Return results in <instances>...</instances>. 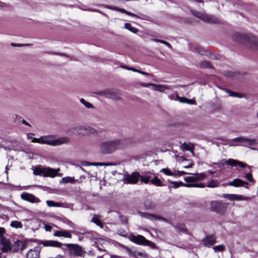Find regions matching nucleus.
Listing matches in <instances>:
<instances>
[{
	"instance_id": "nucleus-1",
	"label": "nucleus",
	"mask_w": 258,
	"mask_h": 258,
	"mask_svg": "<svg viewBox=\"0 0 258 258\" xmlns=\"http://www.w3.org/2000/svg\"><path fill=\"white\" fill-rule=\"evenodd\" d=\"M141 183L148 184L149 183L156 186H162L161 180L154 174L150 171L145 172L140 174L139 172H134L131 174L124 175L123 181L124 183L136 184L139 181Z\"/></svg>"
},
{
	"instance_id": "nucleus-2",
	"label": "nucleus",
	"mask_w": 258,
	"mask_h": 258,
	"mask_svg": "<svg viewBox=\"0 0 258 258\" xmlns=\"http://www.w3.org/2000/svg\"><path fill=\"white\" fill-rule=\"evenodd\" d=\"M126 146L124 140L117 138L102 142L99 145V150L102 154L106 155L123 149Z\"/></svg>"
},
{
	"instance_id": "nucleus-3",
	"label": "nucleus",
	"mask_w": 258,
	"mask_h": 258,
	"mask_svg": "<svg viewBox=\"0 0 258 258\" xmlns=\"http://www.w3.org/2000/svg\"><path fill=\"white\" fill-rule=\"evenodd\" d=\"M232 39L234 42L243 44L252 49H258V39L253 36L236 32L233 34Z\"/></svg>"
},
{
	"instance_id": "nucleus-4",
	"label": "nucleus",
	"mask_w": 258,
	"mask_h": 258,
	"mask_svg": "<svg viewBox=\"0 0 258 258\" xmlns=\"http://www.w3.org/2000/svg\"><path fill=\"white\" fill-rule=\"evenodd\" d=\"M67 133L71 135H77L82 137L95 135L97 131L95 128L87 125H78L69 129Z\"/></svg>"
},
{
	"instance_id": "nucleus-5",
	"label": "nucleus",
	"mask_w": 258,
	"mask_h": 258,
	"mask_svg": "<svg viewBox=\"0 0 258 258\" xmlns=\"http://www.w3.org/2000/svg\"><path fill=\"white\" fill-rule=\"evenodd\" d=\"M70 139L68 137L57 138L54 135H49L42 137L41 144L51 146H58L62 144H68Z\"/></svg>"
},
{
	"instance_id": "nucleus-6",
	"label": "nucleus",
	"mask_w": 258,
	"mask_h": 258,
	"mask_svg": "<svg viewBox=\"0 0 258 258\" xmlns=\"http://www.w3.org/2000/svg\"><path fill=\"white\" fill-rule=\"evenodd\" d=\"M69 250L70 253L76 256H83L86 252L82 247L78 244H64Z\"/></svg>"
},
{
	"instance_id": "nucleus-7",
	"label": "nucleus",
	"mask_w": 258,
	"mask_h": 258,
	"mask_svg": "<svg viewBox=\"0 0 258 258\" xmlns=\"http://www.w3.org/2000/svg\"><path fill=\"white\" fill-rule=\"evenodd\" d=\"M191 176L184 178V180L187 183H196L195 182L204 179L206 175L204 173H190Z\"/></svg>"
},
{
	"instance_id": "nucleus-8",
	"label": "nucleus",
	"mask_w": 258,
	"mask_h": 258,
	"mask_svg": "<svg viewBox=\"0 0 258 258\" xmlns=\"http://www.w3.org/2000/svg\"><path fill=\"white\" fill-rule=\"evenodd\" d=\"M172 186H169V187H173L176 188L180 186H184L186 187H198L204 188L206 186L203 183H184L182 182L170 181Z\"/></svg>"
},
{
	"instance_id": "nucleus-9",
	"label": "nucleus",
	"mask_w": 258,
	"mask_h": 258,
	"mask_svg": "<svg viewBox=\"0 0 258 258\" xmlns=\"http://www.w3.org/2000/svg\"><path fill=\"white\" fill-rule=\"evenodd\" d=\"M5 229L4 228L0 227V238L2 244H3L2 250L4 252H7L11 249V244L10 241L3 236L5 233Z\"/></svg>"
},
{
	"instance_id": "nucleus-10",
	"label": "nucleus",
	"mask_w": 258,
	"mask_h": 258,
	"mask_svg": "<svg viewBox=\"0 0 258 258\" xmlns=\"http://www.w3.org/2000/svg\"><path fill=\"white\" fill-rule=\"evenodd\" d=\"M141 86L144 87L150 88L151 90L159 92H163L166 89H168L169 87L166 85L155 84L153 83H142Z\"/></svg>"
},
{
	"instance_id": "nucleus-11",
	"label": "nucleus",
	"mask_w": 258,
	"mask_h": 258,
	"mask_svg": "<svg viewBox=\"0 0 258 258\" xmlns=\"http://www.w3.org/2000/svg\"><path fill=\"white\" fill-rule=\"evenodd\" d=\"M221 164L222 165H229L231 167L239 166L242 168L246 167L247 165L241 161L237 160L229 159L228 160L223 159L221 161Z\"/></svg>"
},
{
	"instance_id": "nucleus-12",
	"label": "nucleus",
	"mask_w": 258,
	"mask_h": 258,
	"mask_svg": "<svg viewBox=\"0 0 258 258\" xmlns=\"http://www.w3.org/2000/svg\"><path fill=\"white\" fill-rule=\"evenodd\" d=\"M105 97L113 100H118L121 99L120 94L112 89H107L103 91L102 93Z\"/></svg>"
},
{
	"instance_id": "nucleus-13",
	"label": "nucleus",
	"mask_w": 258,
	"mask_h": 258,
	"mask_svg": "<svg viewBox=\"0 0 258 258\" xmlns=\"http://www.w3.org/2000/svg\"><path fill=\"white\" fill-rule=\"evenodd\" d=\"M211 209L213 211L223 214L226 210V205L221 202L213 201L211 203Z\"/></svg>"
},
{
	"instance_id": "nucleus-14",
	"label": "nucleus",
	"mask_w": 258,
	"mask_h": 258,
	"mask_svg": "<svg viewBox=\"0 0 258 258\" xmlns=\"http://www.w3.org/2000/svg\"><path fill=\"white\" fill-rule=\"evenodd\" d=\"M21 198L26 201L32 203H39L40 200L35 197L34 195L24 192L21 195Z\"/></svg>"
},
{
	"instance_id": "nucleus-15",
	"label": "nucleus",
	"mask_w": 258,
	"mask_h": 258,
	"mask_svg": "<svg viewBox=\"0 0 258 258\" xmlns=\"http://www.w3.org/2000/svg\"><path fill=\"white\" fill-rule=\"evenodd\" d=\"M227 185L235 187L243 186L246 188H248V183L239 178L234 179L232 181L228 183Z\"/></svg>"
},
{
	"instance_id": "nucleus-16",
	"label": "nucleus",
	"mask_w": 258,
	"mask_h": 258,
	"mask_svg": "<svg viewBox=\"0 0 258 258\" xmlns=\"http://www.w3.org/2000/svg\"><path fill=\"white\" fill-rule=\"evenodd\" d=\"M129 239L132 242L141 245H144L146 240V239L143 236L141 235H138L137 236L131 235L129 236Z\"/></svg>"
},
{
	"instance_id": "nucleus-17",
	"label": "nucleus",
	"mask_w": 258,
	"mask_h": 258,
	"mask_svg": "<svg viewBox=\"0 0 258 258\" xmlns=\"http://www.w3.org/2000/svg\"><path fill=\"white\" fill-rule=\"evenodd\" d=\"M59 171V168L54 169L50 167L44 168V177H50L53 178L57 176V173Z\"/></svg>"
},
{
	"instance_id": "nucleus-18",
	"label": "nucleus",
	"mask_w": 258,
	"mask_h": 258,
	"mask_svg": "<svg viewBox=\"0 0 258 258\" xmlns=\"http://www.w3.org/2000/svg\"><path fill=\"white\" fill-rule=\"evenodd\" d=\"M204 245L207 247H211L216 242V237L214 235L207 236L203 239Z\"/></svg>"
},
{
	"instance_id": "nucleus-19",
	"label": "nucleus",
	"mask_w": 258,
	"mask_h": 258,
	"mask_svg": "<svg viewBox=\"0 0 258 258\" xmlns=\"http://www.w3.org/2000/svg\"><path fill=\"white\" fill-rule=\"evenodd\" d=\"M41 243L44 246H53L56 247H59L62 245L61 243L53 240L42 241Z\"/></svg>"
},
{
	"instance_id": "nucleus-20",
	"label": "nucleus",
	"mask_w": 258,
	"mask_h": 258,
	"mask_svg": "<svg viewBox=\"0 0 258 258\" xmlns=\"http://www.w3.org/2000/svg\"><path fill=\"white\" fill-rule=\"evenodd\" d=\"M27 258H39V250L38 248L36 247L30 249L26 254Z\"/></svg>"
},
{
	"instance_id": "nucleus-21",
	"label": "nucleus",
	"mask_w": 258,
	"mask_h": 258,
	"mask_svg": "<svg viewBox=\"0 0 258 258\" xmlns=\"http://www.w3.org/2000/svg\"><path fill=\"white\" fill-rule=\"evenodd\" d=\"M54 235L57 237H63L69 238H72L71 233L69 231L64 230L56 231Z\"/></svg>"
},
{
	"instance_id": "nucleus-22",
	"label": "nucleus",
	"mask_w": 258,
	"mask_h": 258,
	"mask_svg": "<svg viewBox=\"0 0 258 258\" xmlns=\"http://www.w3.org/2000/svg\"><path fill=\"white\" fill-rule=\"evenodd\" d=\"M200 16V19L206 23H217L218 22L217 19H213L211 16L206 14H203L202 15Z\"/></svg>"
},
{
	"instance_id": "nucleus-23",
	"label": "nucleus",
	"mask_w": 258,
	"mask_h": 258,
	"mask_svg": "<svg viewBox=\"0 0 258 258\" xmlns=\"http://www.w3.org/2000/svg\"><path fill=\"white\" fill-rule=\"evenodd\" d=\"M81 165L83 166H109L111 164L108 163H103V162H89L87 161H83L81 163Z\"/></svg>"
},
{
	"instance_id": "nucleus-24",
	"label": "nucleus",
	"mask_w": 258,
	"mask_h": 258,
	"mask_svg": "<svg viewBox=\"0 0 258 258\" xmlns=\"http://www.w3.org/2000/svg\"><path fill=\"white\" fill-rule=\"evenodd\" d=\"M121 67L123 68H125L126 69H127L128 70H132V71H133L134 72H138V73H139L140 74L148 76L149 77V79H151L153 81H155V76H153L152 75L149 74L147 73L143 72L142 71L136 69L134 68H129L128 67L123 66H122Z\"/></svg>"
},
{
	"instance_id": "nucleus-25",
	"label": "nucleus",
	"mask_w": 258,
	"mask_h": 258,
	"mask_svg": "<svg viewBox=\"0 0 258 258\" xmlns=\"http://www.w3.org/2000/svg\"><path fill=\"white\" fill-rule=\"evenodd\" d=\"M111 9L120 12L123 14H126L128 16H132L134 18H140V17H138L136 14L131 13L129 11H127L124 9L114 7L113 8H111Z\"/></svg>"
},
{
	"instance_id": "nucleus-26",
	"label": "nucleus",
	"mask_w": 258,
	"mask_h": 258,
	"mask_svg": "<svg viewBox=\"0 0 258 258\" xmlns=\"http://www.w3.org/2000/svg\"><path fill=\"white\" fill-rule=\"evenodd\" d=\"M144 205L147 209H153L156 207L157 204L155 201L147 199L145 201Z\"/></svg>"
},
{
	"instance_id": "nucleus-27",
	"label": "nucleus",
	"mask_w": 258,
	"mask_h": 258,
	"mask_svg": "<svg viewBox=\"0 0 258 258\" xmlns=\"http://www.w3.org/2000/svg\"><path fill=\"white\" fill-rule=\"evenodd\" d=\"M225 91L229 94L230 96L233 97H237L239 98H244L245 97V94L237 92H234L230 90L226 89Z\"/></svg>"
},
{
	"instance_id": "nucleus-28",
	"label": "nucleus",
	"mask_w": 258,
	"mask_h": 258,
	"mask_svg": "<svg viewBox=\"0 0 258 258\" xmlns=\"http://www.w3.org/2000/svg\"><path fill=\"white\" fill-rule=\"evenodd\" d=\"M161 172H163L165 174L169 176H172L174 177L177 176V173L176 172V170H174L173 171H171L168 168H162L160 170Z\"/></svg>"
},
{
	"instance_id": "nucleus-29",
	"label": "nucleus",
	"mask_w": 258,
	"mask_h": 258,
	"mask_svg": "<svg viewBox=\"0 0 258 258\" xmlns=\"http://www.w3.org/2000/svg\"><path fill=\"white\" fill-rule=\"evenodd\" d=\"M47 205L49 207H63V204L61 203H56L53 201H47Z\"/></svg>"
},
{
	"instance_id": "nucleus-30",
	"label": "nucleus",
	"mask_w": 258,
	"mask_h": 258,
	"mask_svg": "<svg viewBox=\"0 0 258 258\" xmlns=\"http://www.w3.org/2000/svg\"><path fill=\"white\" fill-rule=\"evenodd\" d=\"M182 147L183 149H184L185 150L190 151L192 152H193V151H194V146L191 143H184L182 145Z\"/></svg>"
},
{
	"instance_id": "nucleus-31",
	"label": "nucleus",
	"mask_w": 258,
	"mask_h": 258,
	"mask_svg": "<svg viewBox=\"0 0 258 258\" xmlns=\"http://www.w3.org/2000/svg\"><path fill=\"white\" fill-rule=\"evenodd\" d=\"M219 185V182L216 179H212L210 181L208 184L206 185L207 187L210 188H214L218 187Z\"/></svg>"
},
{
	"instance_id": "nucleus-32",
	"label": "nucleus",
	"mask_w": 258,
	"mask_h": 258,
	"mask_svg": "<svg viewBox=\"0 0 258 258\" xmlns=\"http://www.w3.org/2000/svg\"><path fill=\"white\" fill-rule=\"evenodd\" d=\"M200 68L202 69L213 68L210 62L207 60L202 61L200 64Z\"/></svg>"
},
{
	"instance_id": "nucleus-33",
	"label": "nucleus",
	"mask_w": 258,
	"mask_h": 258,
	"mask_svg": "<svg viewBox=\"0 0 258 258\" xmlns=\"http://www.w3.org/2000/svg\"><path fill=\"white\" fill-rule=\"evenodd\" d=\"M250 198L247 197H243L240 195L234 194L233 200L235 201H249Z\"/></svg>"
},
{
	"instance_id": "nucleus-34",
	"label": "nucleus",
	"mask_w": 258,
	"mask_h": 258,
	"mask_svg": "<svg viewBox=\"0 0 258 258\" xmlns=\"http://www.w3.org/2000/svg\"><path fill=\"white\" fill-rule=\"evenodd\" d=\"M227 74L226 75L230 77V78H231L232 79H240L241 78V75L237 73V72H226Z\"/></svg>"
},
{
	"instance_id": "nucleus-35",
	"label": "nucleus",
	"mask_w": 258,
	"mask_h": 258,
	"mask_svg": "<svg viewBox=\"0 0 258 258\" xmlns=\"http://www.w3.org/2000/svg\"><path fill=\"white\" fill-rule=\"evenodd\" d=\"M124 27L126 29L130 30V31H131L132 32H133L134 33H136L138 31V29L137 28L133 27L132 26L131 24L129 23H125L124 24Z\"/></svg>"
},
{
	"instance_id": "nucleus-36",
	"label": "nucleus",
	"mask_w": 258,
	"mask_h": 258,
	"mask_svg": "<svg viewBox=\"0 0 258 258\" xmlns=\"http://www.w3.org/2000/svg\"><path fill=\"white\" fill-rule=\"evenodd\" d=\"M61 182L64 183H74L75 182L74 177L70 176L64 177L61 178Z\"/></svg>"
},
{
	"instance_id": "nucleus-37",
	"label": "nucleus",
	"mask_w": 258,
	"mask_h": 258,
	"mask_svg": "<svg viewBox=\"0 0 258 258\" xmlns=\"http://www.w3.org/2000/svg\"><path fill=\"white\" fill-rule=\"evenodd\" d=\"M80 101L87 108H94V107L93 105V104L86 101L84 98L80 99Z\"/></svg>"
},
{
	"instance_id": "nucleus-38",
	"label": "nucleus",
	"mask_w": 258,
	"mask_h": 258,
	"mask_svg": "<svg viewBox=\"0 0 258 258\" xmlns=\"http://www.w3.org/2000/svg\"><path fill=\"white\" fill-rule=\"evenodd\" d=\"M44 168H35L33 171V173L35 175H42L44 176Z\"/></svg>"
},
{
	"instance_id": "nucleus-39",
	"label": "nucleus",
	"mask_w": 258,
	"mask_h": 258,
	"mask_svg": "<svg viewBox=\"0 0 258 258\" xmlns=\"http://www.w3.org/2000/svg\"><path fill=\"white\" fill-rule=\"evenodd\" d=\"M91 221L94 223H95L97 225L103 227L101 221L99 219V218L97 216L95 215L91 219Z\"/></svg>"
},
{
	"instance_id": "nucleus-40",
	"label": "nucleus",
	"mask_w": 258,
	"mask_h": 258,
	"mask_svg": "<svg viewBox=\"0 0 258 258\" xmlns=\"http://www.w3.org/2000/svg\"><path fill=\"white\" fill-rule=\"evenodd\" d=\"M245 142L248 143L250 146H254L257 144V140L255 139L245 138Z\"/></svg>"
},
{
	"instance_id": "nucleus-41",
	"label": "nucleus",
	"mask_w": 258,
	"mask_h": 258,
	"mask_svg": "<svg viewBox=\"0 0 258 258\" xmlns=\"http://www.w3.org/2000/svg\"><path fill=\"white\" fill-rule=\"evenodd\" d=\"M154 41H155L156 42H159V43L164 44L165 45H166L170 49L172 48V45L169 42H168L166 41L161 40V39H154Z\"/></svg>"
},
{
	"instance_id": "nucleus-42",
	"label": "nucleus",
	"mask_w": 258,
	"mask_h": 258,
	"mask_svg": "<svg viewBox=\"0 0 258 258\" xmlns=\"http://www.w3.org/2000/svg\"><path fill=\"white\" fill-rule=\"evenodd\" d=\"M215 252L223 251L225 250V247L224 245H219L213 247Z\"/></svg>"
},
{
	"instance_id": "nucleus-43",
	"label": "nucleus",
	"mask_w": 258,
	"mask_h": 258,
	"mask_svg": "<svg viewBox=\"0 0 258 258\" xmlns=\"http://www.w3.org/2000/svg\"><path fill=\"white\" fill-rule=\"evenodd\" d=\"M11 226L16 228H22V225L21 223L18 221H12L11 223Z\"/></svg>"
},
{
	"instance_id": "nucleus-44",
	"label": "nucleus",
	"mask_w": 258,
	"mask_h": 258,
	"mask_svg": "<svg viewBox=\"0 0 258 258\" xmlns=\"http://www.w3.org/2000/svg\"><path fill=\"white\" fill-rule=\"evenodd\" d=\"M144 245L149 246L152 248H155L156 247V245L154 243H153L147 239H146Z\"/></svg>"
},
{
	"instance_id": "nucleus-45",
	"label": "nucleus",
	"mask_w": 258,
	"mask_h": 258,
	"mask_svg": "<svg viewBox=\"0 0 258 258\" xmlns=\"http://www.w3.org/2000/svg\"><path fill=\"white\" fill-rule=\"evenodd\" d=\"M228 141H232L233 142H245V138L237 137L232 139V140H229Z\"/></svg>"
},
{
	"instance_id": "nucleus-46",
	"label": "nucleus",
	"mask_w": 258,
	"mask_h": 258,
	"mask_svg": "<svg viewBox=\"0 0 258 258\" xmlns=\"http://www.w3.org/2000/svg\"><path fill=\"white\" fill-rule=\"evenodd\" d=\"M245 178L250 182H254V180L252 178V174L250 173H246L245 175Z\"/></svg>"
},
{
	"instance_id": "nucleus-47",
	"label": "nucleus",
	"mask_w": 258,
	"mask_h": 258,
	"mask_svg": "<svg viewBox=\"0 0 258 258\" xmlns=\"http://www.w3.org/2000/svg\"><path fill=\"white\" fill-rule=\"evenodd\" d=\"M196 49L197 51L201 54H202V55H204V54L207 55L208 54V51L203 50L202 48H201L200 47H197L196 48Z\"/></svg>"
},
{
	"instance_id": "nucleus-48",
	"label": "nucleus",
	"mask_w": 258,
	"mask_h": 258,
	"mask_svg": "<svg viewBox=\"0 0 258 258\" xmlns=\"http://www.w3.org/2000/svg\"><path fill=\"white\" fill-rule=\"evenodd\" d=\"M223 197L230 201H233L234 198V194H224Z\"/></svg>"
},
{
	"instance_id": "nucleus-49",
	"label": "nucleus",
	"mask_w": 258,
	"mask_h": 258,
	"mask_svg": "<svg viewBox=\"0 0 258 258\" xmlns=\"http://www.w3.org/2000/svg\"><path fill=\"white\" fill-rule=\"evenodd\" d=\"M32 44H20V43H12L11 44V45L13 46H26V45H31Z\"/></svg>"
},
{
	"instance_id": "nucleus-50",
	"label": "nucleus",
	"mask_w": 258,
	"mask_h": 258,
	"mask_svg": "<svg viewBox=\"0 0 258 258\" xmlns=\"http://www.w3.org/2000/svg\"><path fill=\"white\" fill-rule=\"evenodd\" d=\"M176 98L177 100L181 103H185L186 102V98L185 97H180L178 96H177Z\"/></svg>"
},
{
	"instance_id": "nucleus-51",
	"label": "nucleus",
	"mask_w": 258,
	"mask_h": 258,
	"mask_svg": "<svg viewBox=\"0 0 258 258\" xmlns=\"http://www.w3.org/2000/svg\"><path fill=\"white\" fill-rule=\"evenodd\" d=\"M192 14L194 16H195L196 17H198V18H200H200H201V16H202V14H203V13H200V12H197V11H194L192 12Z\"/></svg>"
},
{
	"instance_id": "nucleus-52",
	"label": "nucleus",
	"mask_w": 258,
	"mask_h": 258,
	"mask_svg": "<svg viewBox=\"0 0 258 258\" xmlns=\"http://www.w3.org/2000/svg\"><path fill=\"white\" fill-rule=\"evenodd\" d=\"M176 172L177 173V176H181L184 174H189L190 173H188L186 172H185L184 171H176Z\"/></svg>"
},
{
	"instance_id": "nucleus-53",
	"label": "nucleus",
	"mask_w": 258,
	"mask_h": 258,
	"mask_svg": "<svg viewBox=\"0 0 258 258\" xmlns=\"http://www.w3.org/2000/svg\"><path fill=\"white\" fill-rule=\"evenodd\" d=\"M146 218L154 221L155 220V215L148 214Z\"/></svg>"
},
{
	"instance_id": "nucleus-54",
	"label": "nucleus",
	"mask_w": 258,
	"mask_h": 258,
	"mask_svg": "<svg viewBox=\"0 0 258 258\" xmlns=\"http://www.w3.org/2000/svg\"><path fill=\"white\" fill-rule=\"evenodd\" d=\"M41 139H42V137H41L39 139L34 138H33L32 139V142H33V143H38L41 144Z\"/></svg>"
},
{
	"instance_id": "nucleus-55",
	"label": "nucleus",
	"mask_w": 258,
	"mask_h": 258,
	"mask_svg": "<svg viewBox=\"0 0 258 258\" xmlns=\"http://www.w3.org/2000/svg\"><path fill=\"white\" fill-rule=\"evenodd\" d=\"M157 219L159 220H162V221L166 222H167V220L166 218L161 217L160 216L155 215V220H157Z\"/></svg>"
},
{
	"instance_id": "nucleus-56",
	"label": "nucleus",
	"mask_w": 258,
	"mask_h": 258,
	"mask_svg": "<svg viewBox=\"0 0 258 258\" xmlns=\"http://www.w3.org/2000/svg\"><path fill=\"white\" fill-rule=\"evenodd\" d=\"M177 227L181 231L186 232V231L183 225H178L177 226Z\"/></svg>"
},
{
	"instance_id": "nucleus-57",
	"label": "nucleus",
	"mask_w": 258,
	"mask_h": 258,
	"mask_svg": "<svg viewBox=\"0 0 258 258\" xmlns=\"http://www.w3.org/2000/svg\"><path fill=\"white\" fill-rule=\"evenodd\" d=\"M185 103H187L189 104H195L196 101L192 99H188L186 98Z\"/></svg>"
},
{
	"instance_id": "nucleus-58",
	"label": "nucleus",
	"mask_w": 258,
	"mask_h": 258,
	"mask_svg": "<svg viewBox=\"0 0 258 258\" xmlns=\"http://www.w3.org/2000/svg\"><path fill=\"white\" fill-rule=\"evenodd\" d=\"M44 228L46 231H51V230L52 229V227L49 225L46 224V225H45Z\"/></svg>"
},
{
	"instance_id": "nucleus-59",
	"label": "nucleus",
	"mask_w": 258,
	"mask_h": 258,
	"mask_svg": "<svg viewBox=\"0 0 258 258\" xmlns=\"http://www.w3.org/2000/svg\"><path fill=\"white\" fill-rule=\"evenodd\" d=\"M139 214L142 217L146 218L148 214L146 213L139 212Z\"/></svg>"
},
{
	"instance_id": "nucleus-60",
	"label": "nucleus",
	"mask_w": 258,
	"mask_h": 258,
	"mask_svg": "<svg viewBox=\"0 0 258 258\" xmlns=\"http://www.w3.org/2000/svg\"><path fill=\"white\" fill-rule=\"evenodd\" d=\"M22 123L26 125H27V126H31V125L29 123H28L26 120H25V119H23L22 120Z\"/></svg>"
},
{
	"instance_id": "nucleus-61",
	"label": "nucleus",
	"mask_w": 258,
	"mask_h": 258,
	"mask_svg": "<svg viewBox=\"0 0 258 258\" xmlns=\"http://www.w3.org/2000/svg\"><path fill=\"white\" fill-rule=\"evenodd\" d=\"M137 254L138 255H140V256H145L146 255V254L145 253L141 252H138Z\"/></svg>"
},
{
	"instance_id": "nucleus-62",
	"label": "nucleus",
	"mask_w": 258,
	"mask_h": 258,
	"mask_svg": "<svg viewBox=\"0 0 258 258\" xmlns=\"http://www.w3.org/2000/svg\"><path fill=\"white\" fill-rule=\"evenodd\" d=\"M192 165L193 164L192 163H191L190 164H189L188 165L184 166V168H190L192 166Z\"/></svg>"
},
{
	"instance_id": "nucleus-63",
	"label": "nucleus",
	"mask_w": 258,
	"mask_h": 258,
	"mask_svg": "<svg viewBox=\"0 0 258 258\" xmlns=\"http://www.w3.org/2000/svg\"><path fill=\"white\" fill-rule=\"evenodd\" d=\"M110 258H121L120 257L116 255H111Z\"/></svg>"
},
{
	"instance_id": "nucleus-64",
	"label": "nucleus",
	"mask_w": 258,
	"mask_h": 258,
	"mask_svg": "<svg viewBox=\"0 0 258 258\" xmlns=\"http://www.w3.org/2000/svg\"><path fill=\"white\" fill-rule=\"evenodd\" d=\"M6 256L2 253H0V258H5Z\"/></svg>"
}]
</instances>
